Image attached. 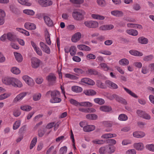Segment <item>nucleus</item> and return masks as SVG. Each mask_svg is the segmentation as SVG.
Masks as SVG:
<instances>
[{"instance_id": "f257e3e1", "label": "nucleus", "mask_w": 154, "mask_h": 154, "mask_svg": "<svg viewBox=\"0 0 154 154\" xmlns=\"http://www.w3.org/2000/svg\"><path fill=\"white\" fill-rule=\"evenodd\" d=\"M60 92L57 91H49L46 94L47 96L51 95V98L50 100V102L52 103H59L61 101V99L59 97Z\"/></svg>"}, {"instance_id": "f03ea898", "label": "nucleus", "mask_w": 154, "mask_h": 154, "mask_svg": "<svg viewBox=\"0 0 154 154\" xmlns=\"http://www.w3.org/2000/svg\"><path fill=\"white\" fill-rule=\"evenodd\" d=\"M85 15L86 12L82 10L74 11L72 14V17L76 20H83Z\"/></svg>"}, {"instance_id": "7ed1b4c3", "label": "nucleus", "mask_w": 154, "mask_h": 154, "mask_svg": "<svg viewBox=\"0 0 154 154\" xmlns=\"http://www.w3.org/2000/svg\"><path fill=\"white\" fill-rule=\"evenodd\" d=\"M85 26L89 28H96L98 27V23L95 21L88 20L84 22Z\"/></svg>"}, {"instance_id": "20e7f679", "label": "nucleus", "mask_w": 154, "mask_h": 154, "mask_svg": "<svg viewBox=\"0 0 154 154\" xmlns=\"http://www.w3.org/2000/svg\"><path fill=\"white\" fill-rule=\"evenodd\" d=\"M107 98L110 100H112L115 99L116 100L121 103H123L124 104H126L127 103L125 100L122 98L119 97L116 94H110L108 95L107 96Z\"/></svg>"}, {"instance_id": "39448f33", "label": "nucleus", "mask_w": 154, "mask_h": 154, "mask_svg": "<svg viewBox=\"0 0 154 154\" xmlns=\"http://www.w3.org/2000/svg\"><path fill=\"white\" fill-rule=\"evenodd\" d=\"M38 2L39 4L43 7L51 6L53 4V2L51 0H39Z\"/></svg>"}, {"instance_id": "423d86ee", "label": "nucleus", "mask_w": 154, "mask_h": 154, "mask_svg": "<svg viewBox=\"0 0 154 154\" xmlns=\"http://www.w3.org/2000/svg\"><path fill=\"white\" fill-rule=\"evenodd\" d=\"M31 66L32 68H36L39 67L41 61L36 57H32L31 59Z\"/></svg>"}, {"instance_id": "0eeeda50", "label": "nucleus", "mask_w": 154, "mask_h": 154, "mask_svg": "<svg viewBox=\"0 0 154 154\" xmlns=\"http://www.w3.org/2000/svg\"><path fill=\"white\" fill-rule=\"evenodd\" d=\"M27 94L26 92H23L17 95L13 100V102L17 103L22 100Z\"/></svg>"}, {"instance_id": "6e6552de", "label": "nucleus", "mask_w": 154, "mask_h": 154, "mask_svg": "<svg viewBox=\"0 0 154 154\" xmlns=\"http://www.w3.org/2000/svg\"><path fill=\"white\" fill-rule=\"evenodd\" d=\"M12 85L16 88H21L23 86V84L20 80L14 77Z\"/></svg>"}, {"instance_id": "1a4fd4ad", "label": "nucleus", "mask_w": 154, "mask_h": 154, "mask_svg": "<svg viewBox=\"0 0 154 154\" xmlns=\"http://www.w3.org/2000/svg\"><path fill=\"white\" fill-rule=\"evenodd\" d=\"M14 77H3L2 79V82L7 85H12Z\"/></svg>"}, {"instance_id": "9d476101", "label": "nucleus", "mask_w": 154, "mask_h": 154, "mask_svg": "<svg viewBox=\"0 0 154 154\" xmlns=\"http://www.w3.org/2000/svg\"><path fill=\"white\" fill-rule=\"evenodd\" d=\"M39 45L42 51L46 53L49 54L51 53V51L49 48L45 44L42 42H40Z\"/></svg>"}, {"instance_id": "9b49d317", "label": "nucleus", "mask_w": 154, "mask_h": 154, "mask_svg": "<svg viewBox=\"0 0 154 154\" xmlns=\"http://www.w3.org/2000/svg\"><path fill=\"white\" fill-rule=\"evenodd\" d=\"M31 43L32 46L33 48L34 51H35L37 54L40 56H42V51L39 48L33 41H31Z\"/></svg>"}, {"instance_id": "f8f14e48", "label": "nucleus", "mask_w": 154, "mask_h": 154, "mask_svg": "<svg viewBox=\"0 0 154 154\" xmlns=\"http://www.w3.org/2000/svg\"><path fill=\"white\" fill-rule=\"evenodd\" d=\"M81 34L79 32L75 33L72 36L71 40L74 43H76L79 41L81 38Z\"/></svg>"}, {"instance_id": "ddd939ff", "label": "nucleus", "mask_w": 154, "mask_h": 154, "mask_svg": "<svg viewBox=\"0 0 154 154\" xmlns=\"http://www.w3.org/2000/svg\"><path fill=\"white\" fill-rule=\"evenodd\" d=\"M81 82L87 84L88 85H95V82L92 80L88 78H84L81 79Z\"/></svg>"}, {"instance_id": "4468645a", "label": "nucleus", "mask_w": 154, "mask_h": 154, "mask_svg": "<svg viewBox=\"0 0 154 154\" xmlns=\"http://www.w3.org/2000/svg\"><path fill=\"white\" fill-rule=\"evenodd\" d=\"M133 147L138 151H142L144 148L143 143L141 142L136 143L133 145Z\"/></svg>"}, {"instance_id": "2eb2a0df", "label": "nucleus", "mask_w": 154, "mask_h": 154, "mask_svg": "<svg viewBox=\"0 0 154 154\" xmlns=\"http://www.w3.org/2000/svg\"><path fill=\"white\" fill-rule=\"evenodd\" d=\"M114 27V26L112 24H105L99 27V29L101 30L106 31L112 29H113Z\"/></svg>"}, {"instance_id": "dca6fc26", "label": "nucleus", "mask_w": 154, "mask_h": 154, "mask_svg": "<svg viewBox=\"0 0 154 154\" xmlns=\"http://www.w3.org/2000/svg\"><path fill=\"white\" fill-rule=\"evenodd\" d=\"M56 79L55 75L53 74H50L47 77L48 81L51 84H53L55 83Z\"/></svg>"}, {"instance_id": "f3484780", "label": "nucleus", "mask_w": 154, "mask_h": 154, "mask_svg": "<svg viewBox=\"0 0 154 154\" xmlns=\"http://www.w3.org/2000/svg\"><path fill=\"white\" fill-rule=\"evenodd\" d=\"M22 78L25 82L29 85H31L33 83L32 79L27 75L23 76Z\"/></svg>"}, {"instance_id": "a211bd4d", "label": "nucleus", "mask_w": 154, "mask_h": 154, "mask_svg": "<svg viewBox=\"0 0 154 154\" xmlns=\"http://www.w3.org/2000/svg\"><path fill=\"white\" fill-rule=\"evenodd\" d=\"M105 84L109 87L112 89H116L118 88V86L117 84L110 80L106 81Z\"/></svg>"}, {"instance_id": "6ab92c4d", "label": "nucleus", "mask_w": 154, "mask_h": 154, "mask_svg": "<svg viewBox=\"0 0 154 154\" xmlns=\"http://www.w3.org/2000/svg\"><path fill=\"white\" fill-rule=\"evenodd\" d=\"M25 28L28 30L35 29L36 28V26L34 23L28 22L24 24Z\"/></svg>"}, {"instance_id": "aec40b11", "label": "nucleus", "mask_w": 154, "mask_h": 154, "mask_svg": "<svg viewBox=\"0 0 154 154\" xmlns=\"http://www.w3.org/2000/svg\"><path fill=\"white\" fill-rule=\"evenodd\" d=\"M78 48L80 50L90 51L91 50V48L85 45H79L77 46Z\"/></svg>"}, {"instance_id": "412c9836", "label": "nucleus", "mask_w": 154, "mask_h": 154, "mask_svg": "<svg viewBox=\"0 0 154 154\" xmlns=\"http://www.w3.org/2000/svg\"><path fill=\"white\" fill-rule=\"evenodd\" d=\"M95 128V126L92 125H88L84 126L83 129L85 132H90L94 130Z\"/></svg>"}, {"instance_id": "4be33fe9", "label": "nucleus", "mask_w": 154, "mask_h": 154, "mask_svg": "<svg viewBox=\"0 0 154 154\" xmlns=\"http://www.w3.org/2000/svg\"><path fill=\"white\" fill-rule=\"evenodd\" d=\"M111 14L113 16L117 17H122L123 15V13L121 11L114 10L111 11Z\"/></svg>"}, {"instance_id": "5701e85b", "label": "nucleus", "mask_w": 154, "mask_h": 154, "mask_svg": "<svg viewBox=\"0 0 154 154\" xmlns=\"http://www.w3.org/2000/svg\"><path fill=\"white\" fill-rule=\"evenodd\" d=\"M107 153L111 154L113 153L115 150L114 146L111 145H108L106 146Z\"/></svg>"}, {"instance_id": "b1692460", "label": "nucleus", "mask_w": 154, "mask_h": 154, "mask_svg": "<svg viewBox=\"0 0 154 154\" xmlns=\"http://www.w3.org/2000/svg\"><path fill=\"white\" fill-rule=\"evenodd\" d=\"M14 54L15 59L18 62H21L23 61V57L20 53L17 52H14Z\"/></svg>"}, {"instance_id": "393cba45", "label": "nucleus", "mask_w": 154, "mask_h": 154, "mask_svg": "<svg viewBox=\"0 0 154 154\" xmlns=\"http://www.w3.org/2000/svg\"><path fill=\"white\" fill-rule=\"evenodd\" d=\"M44 19L46 24L49 26H51L53 25V22L50 18L47 16H45L44 17Z\"/></svg>"}, {"instance_id": "a878e982", "label": "nucleus", "mask_w": 154, "mask_h": 154, "mask_svg": "<svg viewBox=\"0 0 154 154\" xmlns=\"http://www.w3.org/2000/svg\"><path fill=\"white\" fill-rule=\"evenodd\" d=\"M83 93L88 96H93L97 94L96 91L92 89L85 90L83 91Z\"/></svg>"}, {"instance_id": "bb28decb", "label": "nucleus", "mask_w": 154, "mask_h": 154, "mask_svg": "<svg viewBox=\"0 0 154 154\" xmlns=\"http://www.w3.org/2000/svg\"><path fill=\"white\" fill-rule=\"evenodd\" d=\"M129 52L131 55L135 56L141 57L143 55V54L142 52L135 50H130Z\"/></svg>"}, {"instance_id": "cd10ccee", "label": "nucleus", "mask_w": 154, "mask_h": 154, "mask_svg": "<svg viewBox=\"0 0 154 154\" xmlns=\"http://www.w3.org/2000/svg\"><path fill=\"white\" fill-rule=\"evenodd\" d=\"M7 38L10 41H14L16 39V36L13 33L9 32L7 34Z\"/></svg>"}, {"instance_id": "c85d7f7f", "label": "nucleus", "mask_w": 154, "mask_h": 154, "mask_svg": "<svg viewBox=\"0 0 154 154\" xmlns=\"http://www.w3.org/2000/svg\"><path fill=\"white\" fill-rule=\"evenodd\" d=\"M120 65L123 66H127L129 63V60L126 58H123L120 60L119 62Z\"/></svg>"}, {"instance_id": "c756f323", "label": "nucleus", "mask_w": 154, "mask_h": 154, "mask_svg": "<svg viewBox=\"0 0 154 154\" xmlns=\"http://www.w3.org/2000/svg\"><path fill=\"white\" fill-rule=\"evenodd\" d=\"M138 41L139 43L142 44H146L148 42V39L143 36L139 37Z\"/></svg>"}, {"instance_id": "7c9ffc66", "label": "nucleus", "mask_w": 154, "mask_h": 154, "mask_svg": "<svg viewBox=\"0 0 154 154\" xmlns=\"http://www.w3.org/2000/svg\"><path fill=\"white\" fill-rule=\"evenodd\" d=\"M64 75L65 77L71 80H77L78 79V77L77 76L70 73H65Z\"/></svg>"}, {"instance_id": "2f4dec72", "label": "nucleus", "mask_w": 154, "mask_h": 154, "mask_svg": "<svg viewBox=\"0 0 154 154\" xmlns=\"http://www.w3.org/2000/svg\"><path fill=\"white\" fill-rule=\"evenodd\" d=\"M18 2L21 5L30 6L32 5V3L29 2V0H17Z\"/></svg>"}, {"instance_id": "473e14b6", "label": "nucleus", "mask_w": 154, "mask_h": 154, "mask_svg": "<svg viewBox=\"0 0 154 154\" xmlns=\"http://www.w3.org/2000/svg\"><path fill=\"white\" fill-rule=\"evenodd\" d=\"M100 65L101 69H103L104 71H107L108 70L112 71V70L109 67L106 63H100Z\"/></svg>"}, {"instance_id": "72a5a7b5", "label": "nucleus", "mask_w": 154, "mask_h": 154, "mask_svg": "<svg viewBox=\"0 0 154 154\" xmlns=\"http://www.w3.org/2000/svg\"><path fill=\"white\" fill-rule=\"evenodd\" d=\"M72 90L76 93H79L81 92L82 91V88L78 86H73L71 88Z\"/></svg>"}, {"instance_id": "f704fd0d", "label": "nucleus", "mask_w": 154, "mask_h": 154, "mask_svg": "<svg viewBox=\"0 0 154 154\" xmlns=\"http://www.w3.org/2000/svg\"><path fill=\"white\" fill-rule=\"evenodd\" d=\"M126 32L130 35L132 36H137L138 34V31L135 29H128L126 31Z\"/></svg>"}, {"instance_id": "c9c22d12", "label": "nucleus", "mask_w": 154, "mask_h": 154, "mask_svg": "<svg viewBox=\"0 0 154 154\" xmlns=\"http://www.w3.org/2000/svg\"><path fill=\"white\" fill-rule=\"evenodd\" d=\"M23 12L24 14L29 16H33L35 14V12L31 9H24L23 10Z\"/></svg>"}, {"instance_id": "e433bc0d", "label": "nucleus", "mask_w": 154, "mask_h": 154, "mask_svg": "<svg viewBox=\"0 0 154 154\" xmlns=\"http://www.w3.org/2000/svg\"><path fill=\"white\" fill-rule=\"evenodd\" d=\"M91 16L93 19L97 20H103L105 19L104 16L97 14H92Z\"/></svg>"}, {"instance_id": "4c0bfd02", "label": "nucleus", "mask_w": 154, "mask_h": 154, "mask_svg": "<svg viewBox=\"0 0 154 154\" xmlns=\"http://www.w3.org/2000/svg\"><path fill=\"white\" fill-rule=\"evenodd\" d=\"M123 88L126 91V92L128 94L130 95L131 96L136 98L138 97V96L134 92H132L129 89L125 87H123Z\"/></svg>"}, {"instance_id": "58836bf2", "label": "nucleus", "mask_w": 154, "mask_h": 154, "mask_svg": "<svg viewBox=\"0 0 154 154\" xmlns=\"http://www.w3.org/2000/svg\"><path fill=\"white\" fill-rule=\"evenodd\" d=\"M86 119L92 120H96L97 118V115L94 114H88L86 115Z\"/></svg>"}, {"instance_id": "ea45409f", "label": "nucleus", "mask_w": 154, "mask_h": 154, "mask_svg": "<svg viewBox=\"0 0 154 154\" xmlns=\"http://www.w3.org/2000/svg\"><path fill=\"white\" fill-rule=\"evenodd\" d=\"M77 49L76 46H72L70 48L69 52L70 54L72 56L75 55Z\"/></svg>"}, {"instance_id": "a19ab883", "label": "nucleus", "mask_w": 154, "mask_h": 154, "mask_svg": "<svg viewBox=\"0 0 154 154\" xmlns=\"http://www.w3.org/2000/svg\"><path fill=\"white\" fill-rule=\"evenodd\" d=\"M94 102L99 105L103 104L105 102L104 99L101 98H96L94 100Z\"/></svg>"}, {"instance_id": "79ce46f5", "label": "nucleus", "mask_w": 154, "mask_h": 154, "mask_svg": "<svg viewBox=\"0 0 154 154\" xmlns=\"http://www.w3.org/2000/svg\"><path fill=\"white\" fill-rule=\"evenodd\" d=\"M11 95L10 93H5L0 95V100L5 99L9 97Z\"/></svg>"}, {"instance_id": "37998d69", "label": "nucleus", "mask_w": 154, "mask_h": 154, "mask_svg": "<svg viewBox=\"0 0 154 154\" xmlns=\"http://www.w3.org/2000/svg\"><path fill=\"white\" fill-rule=\"evenodd\" d=\"M11 71L13 73L16 75L20 73V70L18 68L16 67H12Z\"/></svg>"}, {"instance_id": "c03bdc74", "label": "nucleus", "mask_w": 154, "mask_h": 154, "mask_svg": "<svg viewBox=\"0 0 154 154\" xmlns=\"http://www.w3.org/2000/svg\"><path fill=\"white\" fill-rule=\"evenodd\" d=\"M37 138L36 137H34L32 140L29 146V148L32 149L35 146L37 142Z\"/></svg>"}, {"instance_id": "a18cd8bd", "label": "nucleus", "mask_w": 154, "mask_h": 154, "mask_svg": "<svg viewBox=\"0 0 154 154\" xmlns=\"http://www.w3.org/2000/svg\"><path fill=\"white\" fill-rule=\"evenodd\" d=\"M45 39L46 43L48 45H50L51 44V42L50 38V35L48 31L45 32Z\"/></svg>"}, {"instance_id": "49530a36", "label": "nucleus", "mask_w": 154, "mask_h": 154, "mask_svg": "<svg viewBox=\"0 0 154 154\" xmlns=\"http://www.w3.org/2000/svg\"><path fill=\"white\" fill-rule=\"evenodd\" d=\"M100 109L101 111L106 112L110 111L111 110V108L109 106H102L100 107Z\"/></svg>"}, {"instance_id": "de8ad7c7", "label": "nucleus", "mask_w": 154, "mask_h": 154, "mask_svg": "<svg viewBox=\"0 0 154 154\" xmlns=\"http://www.w3.org/2000/svg\"><path fill=\"white\" fill-rule=\"evenodd\" d=\"M16 30L19 32L23 34H24L25 35L27 36L29 35V32L26 30L23 29L22 28H17Z\"/></svg>"}, {"instance_id": "09e8293b", "label": "nucleus", "mask_w": 154, "mask_h": 154, "mask_svg": "<svg viewBox=\"0 0 154 154\" xmlns=\"http://www.w3.org/2000/svg\"><path fill=\"white\" fill-rule=\"evenodd\" d=\"M118 119L121 121H126L128 119V117L125 114H121L119 116Z\"/></svg>"}, {"instance_id": "8fccbe9b", "label": "nucleus", "mask_w": 154, "mask_h": 154, "mask_svg": "<svg viewBox=\"0 0 154 154\" xmlns=\"http://www.w3.org/2000/svg\"><path fill=\"white\" fill-rule=\"evenodd\" d=\"M20 108L23 111L28 112L31 110L32 107L28 105H22L20 106Z\"/></svg>"}, {"instance_id": "3c124183", "label": "nucleus", "mask_w": 154, "mask_h": 154, "mask_svg": "<svg viewBox=\"0 0 154 154\" xmlns=\"http://www.w3.org/2000/svg\"><path fill=\"white\" fill-rule=\"evenodd\" d=\"M96 85L98 87L100 88H106V85L99 80L97 81Z\"/></svg>"}, {"instance_id": "603ef678", "label": "nucleus", "mask_w": 154, "mask_h": 154, "mask_svg": "<svg viewBox=\"0 0 154 154\" xmlns=\"http://www.w3.org/2000/svg\"><path fill=\"white\" fill-rule=\"evenodd\" d=\"M96 2L98 5L101 7L105 6L106 5V2L104 0H97Z\"/></svg>"}, {"instance_id": "864d4df0", "label": "nucleus", "mask_w": 154, "mask_h": 154, "mask_svg": "<svg viewBox=\"0 0 154 154\" xmlns=\"http://www.w3.org/2000/svg\"><path fill=\"white\" fill-rule=\"evenodd\" d=\"M21 124V121L20 120L16 121L13 124V129L15 130L18 128Z\"/></svg>"}, {"instance_id": "5fc2aeb1", "label": "nucleus", "mask_w": 154, "mask_h": 154, "mask_svg": "<svg viewBox=\"0 0 154 154\" xmlns=\"http://www.w3.org/2000/svg\"><path fill=\"white\" fill-rule=\"evenodd\" d=\"M98 52L100 54L106 55H110L112 54V52L108 50H101L99 51Z\"/></svg>"}, {"instance_id": "6e6d98bb", "label": "nucleus", "mask_w": 154, "mask_h": 154, "mask_svg": "<svg viewBox=\"0 0 154 154\" xmlns=\"http://www.w3.org/2000/svg\"><path fill=\"white\" fill-rule=\"evenodd\" d=\"M87 72L88 74L91 75H96L98 74V72L97 71L95 70L92 69H88Z\"/></svg>"}, {"instance_id": "4d7b16f0", "label": "nucleus", "mask_w": 154, "mask_h": 154, "mask_svg": "<svg viewBox=\"0 0 154 154\" xmlns=\"http://www.w3.org/2000/svg\"><path fill=\"white\" fill-rule=\"evenodd\" d=\"M80 106H84L91 107L93 106L92 104L89 102H84L81 103Z\"/></svg>"}, {"instance_id": "13d9d810", "label": "nucleus", "mask_w": 154, "mask_h": 154, "mask_svg": "<svg viewBox=\"0 0 154 154\" xmlns=\"http://www.w3.org/2000/svg\"><path fill=\"white\" fill-rule=\"evenodd\" d=\"M73 71L75 72L79 75L82 74L84 72V71L82 69L77 67L74 68Z\"/></svg>"}, {"instance_id": "bf43d9fd", "label": "nucleus", "mask_w": 154, "mask_h": 154, "mask_svg": "<svg viewBox=\"0 0 154 154\" xmlns=\"http://www.w3.org/2000/svg\"><path fill=\"white\" fill-rule=\"evenodd\" d=\"M41 96V94L40 93L35 94L33 96V99L35 101L38 100L40 99Z\"/></svg>"}, {"instance_id": "052dcab7", "label": "nucleus", "mask_w": 154, "mask_h": 154, "mask_svg": "<svg viewBox=\"0 0 154 154\" xmlns=\"http://www.w3.org/2000/svg\"><path fill=\"white\" fill-rule=\"evenodd\" d=\"M92 142L95 144H102L104 143V141L103 140L95 139L92 141Z\"/></svg>"}, {"instance_id": "680f3d73", "label": "nucleus", "mask_w": 154, "mask_h": 154, "mask_svg": "<svg viewBox=\"0 0 154 154\" xmlns=\"http://www.w3.org/2000/svg\"><path fill=\"white\" fill-rule=\"evenodd\" d=\"M67 150V148L66 146L61 147L59 150L60 154H66Z\"/></svg>"}, {"instance_id": "e2e57ef3", "label": "nucleus", "mask_w": 154, "mask_h": 154, "mask_svg": "<svg viewBox=\"0 0 154 154\" xmlns=\"http://www.w3.org/2000/svg\"><path fill=\"white\" fill-rule=\"evenodd\" d=\"M153 58V56L152 55L145 56L143 58V60L144 61H149L151 60Z\"/></svg>"}, {"instance_id": "0e129e2a", "label": "nucleus", "mask_w": 154, "mask_h": 154, "mask_svg": "<svg viewBox=\"0 0 154 154\" xmlns=\"http://www.w3.org/2000/svg\"><path fill=\"white\" fill-rule=\"evenodd\" d=\"M146 148L149 151L154 152V144H147L146 146Z\"/></svg>"}, {"instance_id": "69168bd1", "label": "nucleus", "mask_w": 154, "mask_h": 154, "mask_svg": "<svg viewBox=\"0 0 154 154\" xmlns=\"http://www.w3.org/2000/svg\"><path fill=\"white\" fill-rule=\"evenodd\" d=\"M106 146L101 147L99 150V152L100 154H104L107 153Z\"/></svg>"}, {"instance_id": "338daca9", "label": "nucleus", "mask_w": 154, "mask_h": 154, "mask_svg": "<svg viewBox=\"0 0 154 154\" xmlns=\"http://www.w3.org/2000/svg\"><path fill=\"white\" fill-rule=\"evenodd\" d=\"M149 72V69L147 66H143L142 68L141 72L144 74H147Z\"/></svg>"}, {"instance_id": "774afa93", "label": "nucleus", "mask_w": 154, "mask_h": 154, "mask_svg": "<svg viewBox=\"0 0 154 154\" xmlns=\"http://www.w3.org/2000/svg\"><path fill=\"white\" fill-rule=\"evenodd\" d=\"M137 152L134 149H129L126 152V154H136Z\"/></svg>"}]
</instances>
